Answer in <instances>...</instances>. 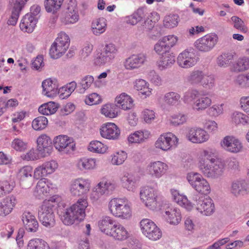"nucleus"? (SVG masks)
<instances>
[{
	"mask_svg": "<svg viewBox=\"0 0 249 249\" xmlns=\"http://www.w3.org/2000/svg\"><path fill=\"white\" fill-rule=\"evenodd\" d=\"M97 185L103 195L108 194L116 187V184L113 181L105 179L100 181Z\"/></svg>",
	"mask_w": 249,
	"mask_h": 249,
	"instance_id": "54",
	"label": "nucleus"
},
{
	"mask_svg": "<svg viewBox=\"0 0 249 249\" xmlns=\"http://www.w3.org/2000/svg\"><path fill=\"white\" fill-rule=\"evenodd\" d=\"M212 104V99L206 93L200 94L194 102L193 109L196 111H202L209 108Z\"/></svg>",
	"mask_w": 249,
	"mask_h": 249,
	"instance_id": "33",
	"label": "nucleus"
},
{
	"mask_svg": "<svg viewBox=\"0 0 249 249\" xmlns=\"http://www.w3.org/2000/svg\"><path fill=\"white\" fill-rule=\"evenodd\" d=\"M230 122L235 125H246L249 124V116L240 111L234 110L230 115Z\"/></svg>",
	"mask_w": 249,
	"mask_h": 249,
	"instance_id": "36",
	"label": "nucleus"
},
{
	"mask_svg": "<svg viewBox=\"0 0 249 249\" xmlns=\"http://www.w3.org/2000/svg\"><path fill=\"white\" fill-rule=\"evenodd\" d=\"M231 192L235 196L247 194L248 190L245 180L242 179L234 180L231 185Z\"/></svg>",
	"mask_w": 249,
	"mask_h": 249,
	"instance_id": "39",
	"label": "nucleus"
},
{
	"mask_svg": "<svg viewBox=\"0 0 249 249\" xmlns=\"http://www.w3.org/2000/svg\"><path fill=\"white\" fill-rule=\"evenodd\" d=\"M70 43L69 36L64 32H61L52 44L49 54L51 58L58 59L63 56L68 50Z\"/></svg>",
	"mask_w": 249,
	"mask_h": 249,
	"instance_id": "4",
	"label": "nucleus"
},
{
	"mask_svg": "<svg viewBox=\"0 0 249 249\" xmlns=\"http://www.w3.org/2000/svg\"><path fill=\"white\" fill-rule=\"evenodd\" d=\"M37 150L41 157H46L51 155L52 152L51 140L46 134L40 135L36 140Z\"/></svg>",
	"mask_w": 249,
	"mask_h": 249,
	"instance_id": "23",
	"label": "nucleus"
},
{
	"mask_svg": "<svg viewBox=\"0 0 249 249\" xmlns=\"http://www.w3.org/2000/svg\"><path fill=\"white\" fill-rule=\"evenodd\" d=\"M100 133L103 138L116 140L119 139L120 136V129L114 123L108 122L104 124L100 129Z\"/></svg>",
	"mask_w": 249,
	"mask_h": 249,
	"instance_id": "20",
	"label": "nucleus"
},
{
	"mask_svg": "<svg viewBox=\"0 0 249 249\" xmlns=\"http://www.w3.org/2000/svg\"><path fill=\"white\" fill-rule=\"evenodd\" d=\"M234 71L243 72L249 70V57L243 56L239 57L234 65Z\"/></svg>",
	"mask_w": 249,
	"mask_h": 249,
	"instance_id": "58",
	"label": "nucleus"
},
{
	"mask_svg": "<svg viewBox=\"0 0 249 249\" xmlns=\"http://www.w3.org/2000/svg\"><path fill=\"white\" fill-rule=\"evenodd\" d=\"M179 144V139L172 132L161 134L155 142L156 148L167 152L177 148Z\"/></svg>",
	"mask_w": 249,
	"mask_h": 249,
	"instance_id": "6",
	"label": "nucleus"
},
{
	"mask_svg": "<svg viewBox=\"0 0 249 249\" xmlns=\"http://www.w3.org/2000/svg\"><path fill=\"white\" fill-rule=\"evenodd\" d=\"M11 148L18 152H23L28 149V143L22 139L16 138L11 143Z\"/></svg>",
	"mask_w": 249,
	"mask_h": 249,
	"instance_id": "63",
	"label": "nucleus"
},
{
	"mask_svg": "<svg viewBox=\"0 0 249 249\" xmlns=\"http://www.w3.org/2000/svg\"><path fill=\"white\" fill-rule=\"evenodd\" d=\"M127 158V153L124 150H119L114 152L110 156V162L113 165H122Z\"/></svg>",
	"mask_w": 249,
	"mask_h": 249,
	"instance_id": "48",
	"label": "nucleus"
},
{
	"mask_svg": "<svg viewBox=\"0 0 249 249\" xmlns=\"http://www.w3.org/2000/svg\"><path fill=\"white\" fill-rule=\"evenodd\" d=\"M204 71L199 70L192 71L186 77L187 82L192 86L200 85L202 80Z\"/></svg>",
	"mask_w": 249,
	"mask_h": 249,
	"instance_id": "47",
	"label": "nucleus"
},
{
	"mask_svg": "<svg viewBox=\"0 0 249 249\" xmlns=\"http://www.w3.org/2000/svg\"><path fill=\"white\" fill-rule=\"evenodd\" d=\"M234 83L240 89H249V72L237 75L234 80Z\"/></svg>",
	"mask_w": 249,
	"mask_h": 249,
	"instance_id": "55",
	"label": "nucleus"
},
{
	"mask_svg": "<svg viewBox=\"0 0 249 249\" xmlns=\"http://www.w3.org/2000/svg\"><path fill=\"white\" fill-rule=\"evenodd\" d=\"M107 28V21L104 18H95L91 22V31L96 36H99L104 33Z\"/></svg>",
	"mask_w": 249,
	"mask_h": 249,
	"instance_id": "35",
	"label": "nucleus"
},
{
	"mask_svg": "<svg viewBox=\"0 0 249 249\" xmlns=\"http://www.w3.org/2000/svg\"><path fill=\"white\" fill-rule=\"evenodd\" d=\"M91 186V181L89 178L78 177L71 180L69 185L71 195L74 197H83L62 212L61 220L64 225H72L84 220L86 216V209L88 206V200L85 196L89 192Z\"/></svg>",
	"mask_w": 249,
	"mask_h": 249,
	"instance_id": "1",
	"label": "nucleus"
},
{
	"mask_svg": "<svg viewBox=\"0 0 249 249\" xmlns=\"http://www.w3.org/2000/svg\"><path fill=\"white\" fill-rule=\"evenodd\" d=\"M108 207L111 214L115 217L122 220H129L132 217L131 203L125 197L111 199Z\"/></svg>",
	"mask_w": 249,
	"mask_h": 249,
	"instance_id": "3",
	"label": "nucleus"
},
{
	"mask_svg": "<svg viewBox=\"0 0 249 249\" xmlns=\"http://www.w3.org/2000/svg\"><path fill=\"white\" fill-rule=\"evenodd\" d=\"M88 150L94 153L104 154L108 152V148L107 145L99 141H91L88 146Z\"/></svg>",
	"mask_w": 249,
	"mask_h": 249,
	"instance_id": "44",
	"label": "nucleus"
},
{
	"mask_svg": "<svg viewBox=\"0 0 249 249\" xmlns=\"http://www.w3.org/2000/svg\"><path fill=\"white\" fill-rule=\"evenodd\" d=\"M163 216L166 221L173 225H178L181 220L180 211L178 208L175 207L167 208Z\"/></svg>",
	"mask_w": 249,
	"mask_h": 249,
	"instance_id": "30",
	"label": "nucleus"
},
{
	"mask_svg": "<svg viewBox=\"0 0 249 249\" xmlns=\"http://www.w3.org/2000/svg\"><path fill=\"white\" fill-rule=\"evenodd\" d=\"M59 83L55 78H49L42 83L43 95L50 98H53L58 94Z\"/></svg>",
	"mask_w": 249,
	"mask_h": 249,
	"instance_id": "24",
	"label": "nucleus"
},
{
	"mask_svg": "<svg viewBox=\"0 0 249 249\" xmlns=\"http://www.w3.org/2000/svg\"><path fill=\"white\" fill-rule=\"evenodd\" d=\"M116 222L110 216L103 217L98 221V227L100 231L107 236H109Z\"/></svg>",
	"mask_w": 249,
	"mask_h": 249,
	"instance_id": "42",
	"label": "nucleus"
},
{
	"mask_svg": "<svg viewBox=\"0 0 249 249\" xmlns=\"http://www.w3.org/2000/svg\"><path fill=\"white\" fill-rule=\"evenodd\" d=\"M77 87L75 81H72L58 89V94L61 99L68 98L74 91Z\"/></svg>",
	"mask_w": 249,
	"mask_h": 249,
	"instance_id": "51",
	"label": "nucleus"
},
{
	"mask_svg": "<svg viewBox=\"0 0 249 249\" xmlns=\"http://www.w3.org/2000/svg\"><path fill=\"white\" fill-rule=\"evenodd\" d=\"M61 201L62 197L60 196L54 195L50 196L48 199L44 200L41 205L49 209L51 208L53 210H54V208L56 207Z\"/></svg>",
	"mask_w": 249,
	"mask_h": 249,
	"instance_id": "61",
	"label": "nucleus"
},
{
	"mask_svg": "<svg viewBox=\"0 0 249 249\" xmlns=\"http://www.w3.org/2000/svg\"><path fill=\"white\" fill-rule=\"evenodd\" d=\"M140 227L142 234L150 240L157 241L162 237L160 229L149 219H142L140 222Z\"/></svg>",
	"mask_w": 249,
	"mask_h": 249,
	"instance_id": "9",
	"label": "nucleus"
},
{
	"mask_svg": "<svg viewBox=\"0 0 249 249\" xmlns=\"http://www.w3.org/2000/svg\"><path fill=\"white\" fill-rule=\"evenodd\" d=\"M220 145L226 151L234 154L241 152L244 149L241 141L233 135L224 137L220 141Z\"/></svg>",
	"mask_w": 249,
	"mask_h": 249,
	"instance_id": "13",
	"label": "nucleus"
},
{
	"mask_svg": "<svg viewBox=\"0 0 249 249\" xmlns=\"http://www.w3.org/2000/svg\"><path fill=\"white\" fill-rule=\"evenodd\" d=\"M168 169L167 164L163 161H151L147 165L145 172L151 178L159 179L167 173Z\"/></svg>",
	"mask_w": 249,
	"mask_h": 249,
	"instance_id": "12",
	"label": "nucleus"
},
{
	"mask_svg": "<svg viewBox=\"0 0 249 249\" xmlns=\"http://www.w3.org/2000/svg\"><path fill=\"white\" fill-rule=\"evenodd\" d=\"M177 61L180 67L189 69L196 65L198 57L192 49H187L178 54Z\"/></svg>",
	"mask_w": 249,
	"mask_h": 249,
	"instance_id": "15",
	"label": "nucleus"
},
{
	"mask_svg": "<svg viewBox=\"0 0 249 249\" xmlns=\"http://www.w3.org/2000/svg\"><path fill=\"white\" fill-rule=\"evenodd\" d=\"M178 40L177 36L169 35L162 36L154 46V50L157 53H161L164 51H170L176 45Z\"/></svg>",
	"mask_w": 249,
	"mask_h": 249,
	"instance_id": "18",
	"label": "nucleus"
},
{
	"mask_svg": "<svg viewBox=\"0 0 249 249\" xmlns=\"http://www.w3.org/2000/svg\"><path fill=\"white\" fill-rule=\"evenodd\" d=\"M26 249H54L51 248L49 244L40 238H34L29 240Z\"/></svg>",
	"mask_w": 249,
	"mask_h": 249,
	"instance_id": "53",
	"label": "nucleus"
},
{
	"mask_svg": "<svg viewBox=\"0 0 249 249\" xmlns=\"http://www.w3.org/2000/svg\"><path fill=\"white\" fill-rule=\"evenodd\" d=\"M159 59L157 61V66L160 71L165 70L171 67L175 62V57L173 53L169 51H164L161 53Z\"/></svg>",
	"mask_w": 249,
	"mask_h": 249,
	"instance_id": "27",
	"label": "nucleus"
},
{
	"mask_svg": "<svg viewBox=\"0 0 249 249\" xmlns=\"http://www.w3.org/2000/svg\"><path fill=\"white\" fill-rule=\"evenodd\" d=\"M200 85L206 89H213L216 86L214 76L213 75L207 74L204 72Z\"/></svg>",
	"mask_w": 249,
	"mask_h": 249,
	"instance_id": "60",
	"label": "nucleus"
},
{
	"mask_svg": "<svg viewBox=\"0 0 249 249\" xmlns=\"http://www.w3.org/2000/svg\"><path fill=\"white\" fill-rule=\"evenodd\" d=\"M22 221L27 231L36 232L38 228V223L35 216L30 212L25 211L21 215Z\"/></svg>",
	"mask_w": 249,
	"mask_h": 249,
	"instance_id": "29",
	"label": "nucleus"
},
{
	"mask_svg": "<svg viewBox=\"0 0 249 249\" xmlns=\"http://www.w3.org/2000/svg\"><path fill=\"white\" fill-rule=\"evenodd\" d=\"M200 91L197 89L192 88L184 92L182 99L184 103L195 101L200 95Z\"/></svg>",
	"mask_w": 249,
	"mask_h": 249,
	"instance_id": "64",
	"label": "nucleus"
},
{
	"mask_svg": "<svg viewBox=\"0 0 249 249\" xmlns=\"http://www.w3.org/2000/svg\"><path fill=\"white\" fill-rule=\"evenodd\" d=\"M16 186L15 182L11 178H6L0 181V197L10 194Z\"/></svg>",
	"mask_w": 249,
	"mask_h": 249,
	"instance_id": "46",
	"label": "nucleus"
},
{
	"mask_svg": "<svg viewBox=\"0 0 249 249\" xmlns=\"http://www.w3.org/2000/svg\"><path fill=\"white\" fill-rule=\"evenodd\" d=\"M109 236L116 240L122 241L129 238L130 233L124 226L116 222Z\"/></svg>",
	"mask_w": 249,
	"mask_h": 249,
	"instance_id": "31",
	"label": "nucleus"
},
{
	"mask_svg": "<svg viewBox=\"0 0 249 249\" xmlns=\"http://www.w3.org/2000/svg\"><path fill=\"white\" fill-rule=\"evenodd\" d=\"M58 107V105L53 102H49L40 106L38 111L40 114L45 115H50L56 112Z\"/></svg>",
	"mask_w": 249,
	"mask_h": 249,
	"instance_id": "52",
	"label": "nucleus"
},
{
	"mask_svg": "<svg viewBox=\"0 0 249 249\" xmlns=\"http://www.w3.org/2000/svg\"><path fill=\"white\" fill-rule=\"evenodd\" d=\"M58 163L55 160H50L37 166L34 170V178L39 179L54 173L58 168Z\"/></svg>",
	"mask_w": 249,
	"mask_h": 249,
	"instance_id": "14",
	"label": "nucleus"
},
{
	"mask_svg": "<svg viewBox=\"0 0 249 249\" xmlns=\"http://www.w3.org/2000/svg\"><path fill=\"white\" fill-rule=\"evenodd\" d=\"M38 181L34 195L38 197H40L50 192L54 191L57 189V185L52 182V180L45 178V177L39 178Z\"/></svg>",
	"mask_w": 249,
	"mask_h": 249,
	"instance_id": "19",
	"label": "nucleus"
},
{
	"mask_svg": "<svg viewBox=\"0 0 249 249\" xmlns=\"http://www.w3.org/2000/svg\"><path fill=\"white\" fill-rule=\"evenodd\" d=\"M198 168L204 177L211 179L219 178L224 171V164L219 160L207 164L201 162Z\"/></svg>",
	"mask_w": 249,
	"mask_h": 249,
	"instance_id": "7",
	"label": "nucleus"
},
{
	"mask_svg": "<svg viewBox=\"0 0 249 249\" xmlns=\"http://www.w3.org/2000/svg\"><path fill=\"white\" fill-rule=\"evenodd\" d=\"M170 193L174 201L187 211H191L194 209V204L183 193L175 189H171Z\"/></svg>",
	"mask_w": 249,
	"mask_h": 249,
	"instance_id": "25",
	"label": "nucleus"
},
{
	"mask_svg": "<svg viewBox=\"0 0 249 249\" xmlns=\"http://www.w3.org/2000/svg\"><path fill=\"white\" fill-rule=\"evenodd\" d=\"M141 200L149 210L159 211L161 209V200L156 181L153 185H148L142 187L140 192Z\"/></svg>",
	"mask_w": 249,
	"mask_h": 249,
	"instance_id": "2",
	"label": "nucleus"
},
{
	"mask_svg": "<svg viewBox=\"0 0 249 249\" xmlns=\"http://www.w3.org/2000/svg\"><path fill=\"white\" fill-rule=\"evenodd\" d=\"M115 102L119 109L121 108L124 110H130L134 106L133 100L132 97L124 92L117 95L115 98Z\"/></svg>",
	"mask_w": 249,
	"mask_h": 249,
	"instance_id": "32",
	"label": "nucleus"
},
{
	"mask_svg": "<svg viewBox=\"0 0 249 249\" xmlns=\"http://www.w3.org/2000/svg\"><path fill=\"white\" fill-rule=\"evenodd\" d=\"M185 137L192 143L202 144L208 142L210 136L204 128L198 126H192L187 129Z\"/></svg>",
	"mask_w": 249,
	"mask_h": 249,
	"instance_id": "10",
	"label": "nucleus"
},
{
	"mask_svg": "<svg viewBox=\"0 0 249 249\" xmlns=\"http://www.w3.org/2000/svg\"><path fill=\"white\" fill-rule=\"evenodd\" d=\"M64 0H45L44 5L48 13H56L61 8Z\"/></svg>",
	"mask_w": 249,
	"mask_h": 249,
	"instance_id": "50",
	"label": "nucleus"
},
{
	"mask_svg": "<svg viewBox=\"0 0 249 249\" xmlns=\"http://www.w3.org/2000/svg\"><path fill=\"white\" fill-rule=\"evenodd\" d=\"M179 21V17L178 15L170 14L164 18L163 25L166 28L172 29L178 25Z\"/></svg>",
	"mask_w": 249,
	"mask_h": 249,
	"instance_id": "56",
	"label": "nucleus"
},
{
	"mask_svg": "<svg viewBox=\"0 0 249 249\" xmlns=\"http://www.w3.org/2000/svg\"><path fill=\"white\" fill-rule=\"evenodd\" d=\"M160 19V15L156 12H153L150 13L144 22L142 24L143 29L146 31H150L153 29L155 23L158 22Z\"/></svg>",
	"mask_w": 249,
	"mask_h": 249,
	"instance_id": "49",
	"label": "nucleus"
},
{
	"mask_svg": "<svg viewBox=\"0 0 249 249\" xmlns=\"http://www.w3.org/2000/svg\"><path fill=\"white\" fill-rule=\"evenodd\" d=\"M97 166V159L93 158L84 157L78 160L76 163L77 168L81 171L92 170Z\"/></svg>",
	"mask_w": 249,
	"mask_h": 249,
	"instance_id": "38",
	"label": "nucleus"
},
{
	"mask_svg": "<svg viewBox=\"0 0 249 249\" xmlns=\"http://www.w3.org/2000/svg\"><path fill=\"white\" fill-rule=\"evenodd\" d=\"M188 118L187 114L182 112L173 114L168 117V121L171 125L178 126L187 123Z\"/></svg>",
	"mask_w": 249,
	"mask_h": 249,
	"instance_id": "45",
	"label": "nucleus"
},
{
	"mask_svg": "<svg viewBox=\"0 0 249 249\" xmlns=\"http://www.w3.org/2000/svg\"><path fill=\"white\" fill-rule=\"evenodd\" d=\"M17 203L16 197L13 196L3 199L0 205V214L6 216L10 213Z\"/></svg>",
	"mask_w": 249,
	"mask_h": 249,
	"instance_id": "41",
	"label": "nucleus"
},
{
	"mask_svg": "<svg viewBox=\"0 0 249 249\" xmlns=\"http://www.w3.org/2000/svg\"><path fill=\"white\" fill-rule=\"evenodd\" d=\"M233 54L231 53H223L217 57V64L220 67L226 68L230 65L233 59Z\"/></svg>",
	"mask_w": 249,
	"mask_h": 249,
	"instance_id": "59",
	"label": "nucleus"
},
{
	"mask_svg": "<svg viewBox=\"0 0 249 249\" xmlns=\"http://www.w3.org/2000/svg\"><path fill=\"white\" fill-rule=\"evenodd\" d=\"M48 124L47 118L43 116H40L35 118L32 123V128L36 131H41L46 128Z\"/></svg>",
	"mask_w": 249,
	"mask_h": 249,
	"instance_id": "57",
	"label": "nucleus"
},
{
	"mask_svg": "<svg viewBox=\"0 0 249 249\" xmlns=\"http://www.w3.org/2000/svg\"><path fill=\"white\" fill-rule=\"evenodd\" d=\"M186 179L192 188L198 193L208 195L211 193V189L209 182L199 173H189Z\"/></svg>",
	"mask_w": 249,
	"mask_h": 249,
	"instance_id": "5",
	"label": "nucleus"
},
{
	"mask_svg": "<svg viewBox=\"0 0 249 249\" xmlns=\"http://www.w3.org/2000/svg\"><path fill=\"white\" fill-rule=\"evenodd\" d=\"M141 118L145 123L150 124L156 119V114L154 110L146 108L141 111Z\"/></svg>",
	"mask_w": 249,
	"mask_h": 249,
	"instance_id": "62",
	"label": "nucleus"
},
{
	"mask_svg": "<svg viewBox=\"0 0 249 249\" xmlns=\"http://www.w3.org/2000/svg\"><path fill=\"white\" fill-rule=\"evenodd\" d=\"M217 157L216 151L215 149L211 147L202 149L198 155V166L201 165V162L207 164L218 160Z\"/></svg>",
	"mask_w": 249,
	"mask_h": 249,
	"instance_id": "28",
	"label": "nucleus"
},
{
	"mask_svg": "<svg viewBox=\"0 0 249 249\" xmlns=\"http://www.w3.org/2000/svg\"><path fill=\"white\" fill-rule=\"evenodd\" d=\"M194 208L203 216H209L215 212V205L213 201L209 196L203 198L199 197L194 204Z\"/></svg>",
	"mask_w": 249,
	"mask_h": 249,
	"instance_id": "17",
	"label": "nucleus"
},
{
	"mask_svg": "<svg viewBox=\"0 0 249 249\" xmlns=\"http://www.w3.org/2000/svg\"><path fill=\"white\" fill-rule=\"evenodd\" d=\"M33 173L34 174L33 168L31 166H24L19 169L18 173V177L20 184L22 187L27 188L32 186Z\"/></svg>",
	"mask_w": 249,
	"mask_h": 249,
	"instance_id": "26",
	"label": "nucleus"
},
{
	"mask_svg": "<svg viewBox=\"0 0 249 249\" xmlns=\"http://www.w3.org/2000/svg\"><path fill=\"white\" fill-rule=\"evenodd\" d=\"M147 62L145 53H134L126 58L124 62V68L128 71H134L141 68Z\"/></svg>",
	"mask_w": 249,
	"mask_h": 249,
	"instance_id": "16",
	"label": "nucleus"
},
{
	"mask_svg": "<svg viewBox=\"0 0 249 249\" xmlns=\"http://www.w3.org/2000/svg\"><path fill=\"white\" fill-rule=\"evenodd\" d=\"M146 16L144 8H139L131 15L125 18L126 22L131 25H135L140 22Z\"/></svg>",
	"mask_w": 249,
	"mask_h": 249,
	"instance_id": "43",
	"label": "nucleus"
},
{
	"mask_svg": "<svg viewBox=\"0 0 249 249\" xmlns=\"http://www.w3.org/2000/svg\"><path fill=\"white\" fill-rule=\"evenodd\" d=\"M140 178L131 173L124 172L120 178V181L123 188L127 191L134 193L138 187Z\"/></svg>",
	"mask_w": 249,
	"mask_h": 249,
	"instance_id": "21",
	"label": "nucleus"
},
{
	"mask_svg": "<svg viewBox=\"0 0 249 249\" xmlns=\"http://www.w3.org/2000/svg\"><path fill=\"white\" fill-rule=\"evenodd\" d=\"M218 41V36L215 33H210L198 38L194 42L195 49L200 53L212 51Z\"/></svg>",
	"mask_w": 249,
	"mask_h": 249,
	"instance_id": "8",
	"label": "nucleus"
},
{
	"mask_svg": "<svg viewBox=\"0 0 249 249\" xmlns=\"http://www.w3.org/2000/svg\"><path fill=\"white\" fill-rule=\"evenodd\" d=\"M53 144L57 151L63 153L67 154L73 151L75 148L73 139L65 135H59L54 137Z\"/></svg>",
	"mask_w": 249,
	"mask_h": 249,
	"instance_id": "11",
	"label": "nucleus"
},
{
	"mask_svg": "<svg viewBox=\"0 0 249 249\" xmlns=\"http://www.w3.org/2000/svg\"><path fill=\"white\" fill-rule=\"evenodd\" d=\"M37 21V17L32 16L31 14H26L21 19L19 27L25 32L32 33Z\"/></svg>",
	"mask_w": 249,
	"mask_h": 249,
	"instance_id": "34",
	"label": "nucleus"
},
{
	"mask_svg": "<svg viewBox=\"0 0 249 249\" xmlns=\"http://www.w3.org/2000/svg\"><path fill=\"white\" fill-rule=\"evenodd\" d=\"M100 112L107 118L114 119L120 115L121 111L116 104L107 103L102 106Z\"/></svg>",
	"mask_w": 249,
	"mask_h": 249,
	"instance_id": "37",
	"label": "nucleus"
},
{
	"mask_svg": "<svg viewBox=\"0 0 249 249\" xmlns=\"http://www.w3.org/2000/svg\"><path fill=\"white\" fill-rule=\"evenodd\" d=\"M38 213L39 219L43 226L50 228L55 225V216L54 210L41 205Z\"/></svg>",
	"mask_w": 249,
	"mask_h": 249,
	"instance_id": "22",
	"label": "nucleus"
},
{
	"mask_svg": "<svg viewBox=\"0 0 249 249\" xmlns=\"http://www.w3.org/2000/svg\"><path fill=\"white\" fill-rule=\"evenodd\" d=\"M150 135V132L146 130L136 131L128 136L127 141L129 143L139 144L148 139Z\"/></svg>",
	"mask_w": 249,
	"mask_h": 249,
	"instance_id": "40",
	"label": "nucleus"
}]
</instances>
